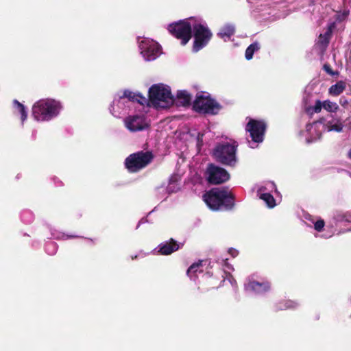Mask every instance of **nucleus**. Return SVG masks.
Here are the masks:
<instances>
[{
	"label": "nucleus",
	"mask_w": 351,
	"mask_h": 351,
	"mask_svg": "<svg viewBox=\"0 0 351 351\" xmlns=\"http://www.w3.org/2000/svg\"><path fill=\"white\" fill-rule=\"evenodd\" d=\"M146 102L147 99L141 93L125 90L121 95L114 98L110 105V110L114 117L120 118L132 109L142 108Z\"/></svg>",
	"instance_id": "nucleus-1"
},
{
	"label": "nucleus",
	"mask_w": 351,
	"mask_h": 351,
	"mask_svg": "<svg viewBox=\"0 0 351 351\" xmlns=\"http://www.w3.org/2000/svg\"><path fill=\"white\" fill-rule=\"evenodd\" d=\"M203 200L212 210L231 209L234 206V196L226 188H214L203 195Z\"/></svg>",
	"instance_id": "nucleus-2"
},
{
	"label": "nucleus",
	"mask_w": 351,
	"mask_h": 351,
	"mask_svg": "<svg viewBox=\"0 0 351 351\" xmlns=\"http://www.w3.org/2000/svg\"><path fill=\"white\" fill-rule=\"evenodd\" d=\"M62 109L60 101L45 98L37 101L32 106V116L37 121H49L57 117Z\"/></svg>",
	"instance_id": "nucleus-3"
},
{
	"label": "nucleus",
	"mask_w": 351,
	"mask_h": 351,
	"mask_svg": "<svg viewBox=\"0 0 351 351\" xmlns=\"http://www.w3.org/2000/svg\"><path fill=\"white\" fill-rule=\"evenodd\" d=\"M147 104L156 109L169 108L173 104V97L170 88L163 84L152 85L149 89Z\"/></svg>",
	"instance_id": "nucleus-4"
},
{
	"label": "nucleus",
	"mask_w": 351,
	"mask_h": 351,
	"mask_svg": "<svg viewBox=\"0 0 351 351\" xmlns=\"http://www.w3.org/2000/svg\"><path fill=\"white\" fill-rule=\"evenodd\" d=\"M192 30L194 36L193 51L197 52L208 43L213 34L206 23L202 19H195Z\"/></svg>",
	"instance_id": "nucleus-5"
},
{
	"label": "nucleus",
	"mask_w": 351,
	"mask_h": 351,
	"mask_svg": "<svg viewBox=\"0 0 351 351\" xmlns=\"http://www.w3.org/2000/svg\"><path fill=\"white\" fill-rule=\"evenodd\" d=\"M237 145L234 143L225 142L218 144L213 151L215 159L220 163L228 166H234L237 163Z\"/></svg>",
	"instance_id": "nucleus-6"
},
{
	"label": "nucleus",
	"mask_w": 351,
	"mask_h": 351,
	"mask_svg": "<svg viewBox=\"0 0 351 351\" xmlns=\"http://www.w3.org/2000/svg\"><path fill=\"white\" fill-rule=\"evenodd\" d=\"M195 18H189L169 25L168 30L176 38L181 40V44L185 45L191 38L193 21Z\"/></svg>",
	"instance_id": "nucleus-7"
},
{
	"label": "nucleus",
	"mask_w": 351,
	"mask_h": 351,
	"mask_svg": "<svg viewBox=\"0 0 351 351\" xmlns=\"http://www.w3.org/2000/svg\"><path fill=\"white\" fill-rule=\"evenodd\" d=\"M193 108L197 112L210 114H217L221 108L220 104L211 98L208 93L197 95Z\"/></svg>",
	"instance_id": "nucleus-8"
},
{
	"label": "nucleus",
	"mask_w": 351,
	"mask_h": 351,
	"mask_svg": "<svg viewBox=\"0 0 351 351\" xmlns=\"http://www.w3.org/2000/svg\"><path fill=\"white\" fill-rule=\"evenodd\" d=\"M144 108H138L134 110L135 113L128 115L124 119V125L130 132H134L147 129L149 127V122L145 116V112H143Z\"/></svg>",
	"instance_id": "nucleus-9"
},
{
	"label": "nucleus",
	"mask_w": 351,
	"mask_h": 351,
	"mask_svg": "<svg viewBox=\"0 0 351 351\" xmlns=\"http://www.w3.org/2000/svg\"><path fill=\"white\" fill-rule=\"evenodd\" d=\"M266 123L262 120H256L248 118V122L245 126V130L249 132L252 142H249L251 148L256 147L255 143H260L263 141L266 130Z\"/></svg>",
	"instance_id": "nucleus-10"
},
{
	"label": "nucleus",
	"mask_w": 351,
	"mask_h": 351,
	"mask_svg": "<svg viewBox=\"0 0 351 351\" xmlns=\"http://www.w3.org/2000/svg\"><path fill=\"white\" fill-rule=\"evenodd\" d=\"M153 159L150 152H138L128 156L125 160V166L130 172H136L145 167Z\"/></svg>",
	"instance_id": "nucleus-11"
},
{
	"label": "nucleus",
	"mask_w": 351,
	"mask_h": 351,
	"mask_svg": "<svg viewBox=\"0 0 351 351\" xmlns=\"http://www.w3.org/2000/svg\"><path fill=\"white\" fill-rule=\"evenodd\" d=\"M138 47L141 54L146 61L154 60L162 53L160 45L148 38H139Z\"/></svg>",
	"instance_id": "nucleus-12"
},
{
	"label": "nucleus",
	"mask_w": 351,
	"mask_h": 351,
	"mask_svg": "<svg viewBox=\"0 0 351 351\" xmlns=\"http://www.w3.org/2000/svg\"><path fill=\"white\" fill-rule=\"evenodd\" d=\"M244 288L247 292L262 295L270 291L271 284L268 280L253 274L246 279Z\"/></svg>",
	"instance_id": "nucleus-13"
},
{
	"label": "nucleus",
	"mask_w": 351,
	"mask_h": 351,
	"mask_svg": "<svg viewBox=\"0 0 351 351\" xmlns=\"http://www.w3.org/2000/svg\"><path fill=\"white\" fill-rule=\"evenodd\" d=\"M206 176L209 183L219 184L230 179L228 172L223 168L210 164L206 171Z\"/></svg>",
	"instance_id": "nucleus-14"
},
{
	"label": "nucleus",
	"mask_w": 351,
	"mask_h": 351,
	"mask_svg": "<svg viewBox=\"0 0 351 351\" xmlns=\"http://www.w3.org/2000/svg\"><path fill=\"white\" fill-rule=\"evenodd\" d=\"M273 190H276V185L274 182H269L261 186L257 191V195L259 198L270 208H274L276 205L275 199L270 193Z\"/></svg>",
	"instance_id": "nucleus-15"
},
{
	"label": "nucleus",
	"mask_w": 351,
	"mask_h": 351,
	"mask_svg": "<svg viewBox=\"0 0 351 351\" xmlns=\"http://www.w3.org/2000/svg\"><path fill=\"white\" fill-rule=\"evenodd\" d=\"M323 129L324 125L321 122L317 121L306 125V142L310 143L320 139Z\"/></svg>",
	"instance_id": "nucleus-16"
},
{
	"label": "nucleus",
	"mask_w": 351,
	"mask_h": 351,
	"mask_svg": "<svg viewBox=\"0 0 351 351\" xmlns=\"http://www.w3.org/2000/svg\"><path fill=\"white\" fill-rule=\"evenodd\" d=\"M192 97L188 91L178 90L176 97H173V104L177 106H188L191 104Z\"/></svg>",
	"instance_id": "nucleus-17"
},
{
	"label": "nucleus",
	"mask_w": 351,
	"mask_h": 351,
	"mask_svg": "<svg viewBox=\"0 0 351 351\" xmlns=\"http://www.w3.org/2000/svg\"><path fill=\"white\" fill-rule=\"evenodd\" d=\"M334 27L335 23H330L326 32L324 34H320L319 36L317 45H319L322 49H324L328 45Z\"/></svg>",
	"instance_id": "nucleus-18"
},
{
	"label": "nucleus",
	"mask_w": 351,
	"mask_h": 351,
	"mask_svg": "<svg viewBox=\"0 0 351 351\" xmlns=\"http://www.w3.org/2000/svg\"><path fill=\"white\" fill-rule=\"evenodd\" d=\"M158 252L162 255H169L180 248L179 244L173 240L170 242H165L158 245Z\"/></svg>",
	"instance_id": "nucleus-19"
},
{
	"label": "nucleus",
	"mask_w": 351,
	"mask_h": 351,
	"mask_svg": "<svg viewBox=\"0 0 351 351\" xmlns=\"http://www.w3.org/2000/svg\"><path fill=\"white\" fill-rule=\"evenodd\" d=\"M324 125V128L327 132H341L343 130V125L340 119H333L331 121H328Z\"/></svg>",
	"instance_id": "nucleus-20"
},
{
	"label": "nucleus",
	"mask_w": 351,
	"mask_h": 351,
	"mask_svg": "<svg viewBox=\"0 0 351 351\" xmlns=\"http://www.w3.org/2000/svg\"><path fill=\"white\" fill-rule=\"evenodd\" d=\"M346 86L345 81L339 80L328 88V94L332 97H337L346 90Z\"/></svg>",
	"instance_id": "nucleus-21"
},
{
	"label": "nucleus",
	"mask_w": 351,
	"mask_h": 351,
	"mask_svg": "<svg viewBox=\"0 0 351 351\" xmlns=\"http://www.w3.org/2000/svg\"><path fill=\"white\" fill-rule=\"evenodd\" d=\"M235 32V27L232 24H226L224 26H223L219 32L217 33V36H219L221 38L223 39L225 41L227 40H229L230 37L234 34Z\"/></svg>",
	"instance_id": "nucleus-22"
},
{
	"label": "nucleus",
	"mask_w": 351,
	"mask_h": 351,
	"mask_svg": "<svg viewBox=\"0 0 351 351\" xmlns=\"http://www.w3.org/2000/svg\"><path fill=\"white\" fill-rule=\"evenodd\" d=\"M282 0H257L256 10L257 12L266 11L267 8H271L276 4L282 2Z\"/></svg>",
	"instance_id": "nucleus-23"
},
{
	"label": "nucleus",
	"mask_w": 351,
	"mask_h": 351,
	"mask_svg": "<svg viewBox=\"0 0 351 351\" xmlns=\"http://www.w3.org/2000/svg\"><path fill=\"white\" fill-rule=\"evenodd\" d=\"M203 271L202 261L192 264L187 270L188 276L193 280H195L198 274Z\"/></svg>",
	"instance_id": "nucleus-24"
},
{
	"label": "nucleus",
	"mask_w": 351,
	"mask_h": 351,
	"mask_svg": "<svg viewBox=\"0 0 351 351\" xmlns=\"http://www.w3.org/2000/svg\"><path fill=\"white\" fill-rule=\"evenodd\" d=\"M306 219L313 224V228L316 231L322 232L324 230L325 222L323 219L320 218H316L311 215L306 217Z\"/></svg>",
	"instance_id": "nucleus-25"
},
{
	"label": "nucleus",
	"mask_w": 351,
	"mask_h": 351,
	"mask_svg": "<svg viewBox=\"0 0 351 351\" xmlns=\"http://www.w3.org/2000/svg\"><path fill=\"white\" fill-rule=\"evenodd\" d=\"M180 179V178L178 175H173L169 178V183L167 187V189L169 193H175L179 190L180 186L178 184V181Z\"/></svg>",
	"instance_id": "nucleus-26"
},
{
	"label": "nucleus",
	"mask_w": 351,
	"mask_h": 351,
	"mask_svg": "<svg viewBox=\"0 0 351 351\" xmlns=\"http://www.w3.org/2000/svg\"><path fill=\"white\" fill-rule=\"evenodd\" d=\"M323 108L328 112H336L339 110V105L329 99L322 101Z\"/></svg>",
	"instance_id": "nucleus-27"
},
{
	"label": "nucleus",
	"mask_w": 351,
	"mask_h": 351,
	"mask_svg": "<svg viewBox=\"0 0 351 351\" xmlns=\"http://www.w3.org/2000/svg\"><path fill=\"white\" fill-rule=\"evenodd\" d=\"M260 49L259 44L256 42L251 44L245 50V57L250 60L253 58L254 53Z\"/></svg>",
	"instance_id": "nucleus-28"
},
{
	"label": "nucleus",
	"mask_w": 351,
	"mask_h": 351,
	"mask_svg": "<svg viewBox=\"0 0 351 351\" xmlns=\"http://www.w3.org/2000/svg\"><path fill=\"white\" fill-rule=\"evenodd\" d=\"M323 108L322 101L320 100H316L315 105L312 106H308L306 108V111L309 114H313L314 113H319L321 112Z\"/></svg>",
	"instance_id": "nucleus-29"
},
{
	"label": "nucleus",
	"mask_w": 351,
	"mask_h": 351,
	"mask_svg": "<svg viewBox=\"0 0 351 351\" xmlns=\"http://www.w3.org/2000/svg\"><path fill=\"white\" fill-rule=\"evenodd\" d=\"M13 103L14 108H16L19 112L21 114V120L22 122H23L27 117V112L25 110L24 106L19 103L17 100H14Z\"/></svg>",
	"instance_id": "nucleus-30"
},
{
	"label": "nucleus",
	"mask_w": 351,
	"mask_h": 351,
	"mask_svg": "<svg viewBox=\"0 0 351 351\" xmlns=\"http://www.w3.org/2000/svg\"><path fill=\"white\" fill-rule=\"evenodd\" d=\"M56 245L53 242H49L46 245L45 250L50 255H53L56 253Z\"/></svg>",
	"instance_id": "nucleus-31"
},
{
	"label": "nucleus",
	"mask_w": 351,
	"mask_h": 351,
	"mask_svg": "<svg viewBox=\"0 0 351 351\" xmlns=\"http://www.w3.org/2000/svg\"><path fill=\"white\" fill-rule=\"evenodd\" d=\"M349 12L348 10H343L341 12L336 13L337 21H341L344 20L348 15Z\"/></svg>",
	"instance_id": "nucleus-32"
},
{
	"label": "nucleus",
	"mask_w": 351,
	"mask_h": 351,
	"mask_svg": "<svg viewBox=\"0 0 351 351\" xmlns=\"http://www.w3.org/2000/svg\"><path fill=\"white\" fill-rule=\"evenodd\" d=\"M285 301L287 304L286 307H287V309H295L299 306V304L295 301L290 300H286Z\"/></svg>",
	"instance_id": "nucleus-33"
},
{
	"label": "nucleus",
	"mask_w": 351,
	"mask_h": 351,
	"mask_svg": "<svg viewBox=\"0 0 351 351\" xmlns=\"http://www.w3.org/2000/svg\"><path fill=\"white\" fill-rule=\"evenodd\" d=\"M323 69L328 74H329L331 76L337 75L339 74L338 71H332L330 66L327 64H325L324 65Z\"/></svg>",
	"instance_id": "nucleus-34"
},
{
	"label": "nucleus",
	"mask_w": 351,
	"mask_h": 351,
	"mask_svg": "<svg viewBox=\"0 0 351 351\" xmlns=\"http://www.w3.org/2000/svg\"><path fill=\"white\" fill-rule=\"evenodd\" d=\"M222 262L223 263V270L225 273H229L230 271L233 270L232 266L227 262L226 259L222 260Z\"/></svg>",
	"instance_id": "nucleus-35"
},
{
	"label": "nucleus",
	"mask_w": 351,
	"mask_h": 351,
	"mask_svg": "<svg viewBox=\"0 0 351 351\" xmlns=\"http://www.w3.org/2000/svg\"><path fill=\"white\" fill-rule=\"evenodd\" d=\"M286 303L285 300L280 301L276 305V310L278 311H283V310H287V307H286Z\"/></svg>",
	"instance_id": "nucleus-36"
},
{
	"label": "nucleus",
	"mask_w": 351,
	"mask_h": 351,
	"mask_svg": "<svg viewBox=\"0 0 351 351\" xmlns=\"http://www.w3.org/2000/svg\"><path fill=\"white\" fill-rule=\"evenodd\" d=\"M228 254L233 258L238 255V251L235 249L230 248L228 250Z\"/></svg>",
	"instance_id": "nucleus-37"
},
{
	"label": "nucleus",
	"mask_w": 351,
	"mask_h": 351,
	"mask_svg": "<svg viewBox=\"0 0 351 351\" xmlns=\"http://www.w3.org/2000/svg\"><path fill=\"white\" fill-rule=\"evenodd\" d=\"M73 237H74V236H73V235H67V234H62L61 237H57V238L62 239H66L73 238Z\"/></svg>",
	"instance_id": "nucleus-38"
},
{
	"label": "nucleus",
	"mask_w": 351,
	"mask_h": 351,
	"mask_svg": "<svg viewBox=\"0 0 351 351\" xmlns=\"http://www.w3.org/2000/svg\"><path fill=\"white\" fill-rule=\"evenodd\" d=\"M213 280H214V279H213V278H209V281H210V283H212V284H213ZM220 285H221V282H220L219 285H215V284L213 283V287H219Z\"/></svg>",
	"instance_id": "nucleus-39"
},
{
	"label": "nucleus",
	"mask_w": 351,
	"mask_h": 351,
	"mask_svg": "<svg viewBox=\"0 0 351 351\" xmlns=\"http://www.w3.org/2000/svg\"><path fill=\"white\" fill-rule=\"evenodd\" d=\"M339 102H340V104H341V106H345V105L348 103L347 100H344V101H343L341 99H340V101H339Z\"/></svg>",
	"instance_id": "nucleus-40"
},
{
	"label": "nucleus",
	"mask_w": 351,
	"mask_h": 351,
	"mask_svg": "<svg viewBox=\"0 0 351 351\" xmlns=\"http://www.w3.org/2000/svg\"><path fill=\"white\" fill-rule=\"evenodd\" d=\"M348 158L351 160V148L348 152Z\"/></svg>",
	"instance_id": "nucleus-41"
},
{
	"label": "nucleus",
	"mask_w": 351,
	"mask_h": 351,
	"mask_svg": "<svg viewBox=\"0 0 351 351\" xmlns=\"http://www.w3.org/2000/svg\"><path fill=\"white\" fill-rule=\"evenodd\" d=\"M230 282H231V284L233 285L234 284H236V281L234 279H229Z\"/></svg>",
	"instance_id": "nucleus-42"
},
{
	"label": "nucleus",
	"mask_w": 351,
	"mask_h": 351,
	"mask_svg": "<svg viewBox=\"0 0 351 351\" xmlns=\"http://www.w3.org/2000/svg\"><path fill=\"white\" fill-rule=\"evenodd\" d=\"M332 235L331 234H328V235H323L322 237H324V238H329Z\"/></svg>",
	"instance_id": "nucleus-43"
},
{
	"label": "nucleus",
	"mask_w": 351,
	"mask_h": 351,
	"mask_svg": "<svg viewBox=\"0 0 351 351\" xmlns=\"http://www.w3.org/2000/svg\"><path fill=\"white\" fill-rule=\"evenodd\" d=\"M350 220H351L350 219H346V221H349Z\"/></svg>",
	"instance_id": "nucleus-44"
}]
</instances>
